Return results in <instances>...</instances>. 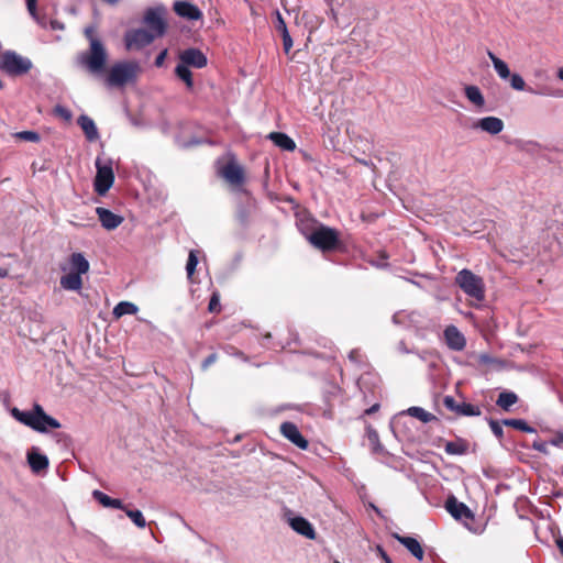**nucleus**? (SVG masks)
Masks as SVG:
<instances>
[{
    "instance_id": "nucleus-45",
    "label": "nucleus",
    "mask_w": 563,
    "mask_h": 563,
    "mask_svg": "<svg viewBox=\"0 0 563 563\" xmlns=\"http://www.w3.org/2000/svg\"><path fill=\"white\" fill-rule=\"evenodd\" d=\"M549 444H550L549 442L541 441V440H536L532 443V449L538 451V452H540V453L549 454V450H548V445Z\"/></svg>"
},
{
    "instance_id": "nucleus-10",
    "label": "nucleus",
    "mask_w": 563,
    "mask_h": 563,
    "mask_svg": "<svg viewBox=\"0 0 563 563\" xmlns=\"http://www.w3.org/2000/svg\"><path fill=\"white\" fill-rule=\"evenodd\" d=\"M180 64L187 67L203 68L208 64L207 56L198 48L190 47L181 51L178 55Z\"/></svg>"
},
{
    "instance_id": "nucleus-8",
    "label": "nucleus",
    "mask_w": 563,
    "mask_h": 563,
    "mask_svg": "<svg viewBox=\"0 0 563 563\" xmlns=\"http://www.w3.org/2000/svg\"><path fill=\"white\" fill-rule=\"evenodd\" d=\"M165 7L158 5L150 8L144 14V22L150 27V31L155 36H162L166 31V23L164 21Z\"/></svg>"
},
{
    "instance_id": "nucleus-9",
    "label": "nucleus",
    "mask_w": 563,
    "mask_h": 563,
    "mask_svg": "<svg viewBox=\"0 0 563 563\" xmlns=\"http://www.w3.org/2000/svg\"><path fill=\"white\" fill-rule=\"evenodd\" d=\"M155 37L151 31L144 29L130 30L124 35L125 47L129 51L141 49L150 45Z\"/></svg>"
},
{
    "instance_id": "nucleus-17",
    "label": "nucleus",
    "mask_w": 563,
    "mask_h": 563,
    "mask_svg": "<svg viewBox=\"0 0 563 563\" xmlns=\"http://www.w3.org/2000/svg\"><path fill=\"white\" fill-rule=\"evenodd\" d=\"M508 79H510L511 88L517 90V91L527 90L528 92L533 93V95H547V96H552V97H558V98L563 97V92L560 91V90H556V91H538V90H534L531 87L527 88L523 78L519 74H510V77Z\"/></svg>"
},
{
    "instance_id": "nucleus-28",
    "label": "nucleus",
    "mask_w": 563,
    "mask_h": 563,
    "mask_svg": "<svg viewBox=\"0 0 563 563\" xmlns=\"http://www.w3.org/2000/svg\"><path fill=\"white\" fill-rule=\"evenodd\" d=\"M93 498L99 501L103 507L125 510V506L120 499L111 498L100 490L92 492Z\"/></svg>"
},
{
    "instance_id": "nucleus-21",
    "label": "nucleus",
    "mask_w": 563,
    "mask_h": 563,
    "mask_svg": "<svg viewBox=\"0 0 563 563\" xmlns=\"http://www.w3.org/2000/svg\"><path fill=\"white\" fill-rule=\"evenodd\" d=\"M396 540L402 544L419 561L423 559V550L419 541L412 537L395 534Z\"/></svg>"
},
{
    "instance_id": "nucleus-34",
    "label": "nucleus",
    "mask_w": 563,
    "mask_h": 563,
    "mask_svg": "<svg viewBox=\"0 0 563 563\" xmlns=\"http://www.w3.org/2000/svg\"><path fill=\"white\" fill-rule=\"evenodd\" d=\"M175 75L177 78L185 82L189 90L194 88L192 73L189 67L178 63L175 67Z\"/></svg>"
},
{
    "instance_id": "nucleus-58",
    "label": "nucleus",
    "mask_w": 563,
    "mask_h": 563,
    "mask_svg": "<svg viewBox=\"0 0 563 563\" xmlns=\"http://www.w3.org/2000/svg\"><path fill=\"white\" fill-rule=\"evenodd\" d=\"M398 350L402 353H409V350L406 347L405 342H399Z\"/></svg>"
},
{
    "instance_id": "nucleus-48",
    "label": "nucleus",
    "mask_w": 563,
    "mask_h": 563,
    "mask_svg": "<svg viewBox=\"0 0 563 563\" xmlns=\"http://www.w3.org/2000/svg\"><path fill=\"white\" fill-rule=\"evenodd\" d=\"M549 443L553 446L563 449V432L559 431L554 434V437L549 441Z\"/></svg>"
},
{
    "instance_id": "nucleus-37",
    "label": "nucleus",
    "mask_w": 563,
    "mask_h": 563,
    "mask_svg": "<svg viewBox=\"0 0 563 563\" xmlns=\"http://www.w3.org/2000/svg\"><path fill=\"white\" fill-rule=\"evenodd\" d=\"M481 409L478 406H474L470 402H461L459 406H457V412L459 415L461 416H465V417H475V416H479L481 415Z\"/></svg>"
},
{
    "instance_id": "nucleus-29",
    "label": "nucleus",
    "mask_w": 563,
    "mask_h": 563,
    "mask_svg": "<svg viewBox=\"0 0 563 563\" xmlns=\"http://www.w3.org/2000/svg\"><path fill=\"white\" fill-rule=\"evenodd\" d=\"M402 415H408V416L413 417L424 423L437 420V417L433 413L424 410L421 407H417V406H412V407L408 408L406 411H402L400 413V416H402Z\"/></svg>"
},
{
    "instance_id": "nucleus-6",
    "label": "nucleus",
    "mask_w": 563,
    "mask_h": 563,
    "mask_svg": "<svg viewBox=\"0 0 563 563\" xmlns=\"http://www.w3.org/2000/svg\"><path fill=\"white\" fill-rule=\"evenodd\" d=\"M1 68L9 75H24L32 68V62L13 51H7L1 58Z\"/></svg>"
},
{
    "instance_id": "nucleus-26",
    "label": "nucleus",
    "mask_w": 563,
    "mask_h": 563,
    "mask_svg": "<svg viewBox=\"0 0 563 563\" xmlns=\"http://www.w3.org/2000/svg\"><path fill=\"white\" fill-rule=\"evenodd\" d=\"M464 93L467 100L476 108L482 109L485 106V98L481 89L475 85H467L464 88Z\"/></svg>"
},
{
    "instance_id": "nucleus-19",
    "label": "nucleus",
    "mask_w": 563,
    "mask_h": 563,
    "mask_svg": "<svg viewBox=\"0 0 563 563\" xmlns=\"http://www.w3.org/2000/svg\"><path fill=\"white\" fill-rule=\"evenodd\" d=\"M445 508L448 512L455 519L473 517L470 508L465 504L459 501L455 497L448 498Z\"/></svg>"
},
{
    "instance_id": "nucleus-16",
    "label": "nucleus",
    "mask_w": 563,
    "mask_h": 563,
    "mask_svg": "<svg viewBox=\"0 0 563 563\" xmlns=\"http://www.w3.org/2000/svg\"><path fill=\"white\" fill-rule=\"evenodd\" d=\"M473 128L481 129L482 131L490 135H496L504 130V122L501 119L497 117H485L478 119L476 123L473 125Z\"/></svg>"
},
{
    "instance_id": "nucleus-41",
    "label": "nucleus",
    "mask_w": 563,
    "mask_h": 563,
    "mask_svg": "<svg viewBox=\"0 0 563 563\" xmlns=\"http://www.w3.org/2000/svg\"><path fill=\"white\" fill-rule=\"evenodd\" d=\"M488 424L490 427V430L492 432L494 433V435L498 439V440H501L504 438V429H503V421L499 422L497 420H494L492 418L488 419Z\"/></svg>"
},
{
    "instance_id": "nucleus-13",
    "label": "nucleus",
    "mask_w": 563,
    "mask_h": 563,
    "mask_svg": "<svg viewBox=\"0 0 563 563\" xmlns=\"http://www.w3.org/2000/svg\"><path fill=\"white\" fill-rule=\"evenodd\" d=\"M280 432L288 441L299 449L306 450L308 448V441L302 437L295 423L289 421L283 422L280 424Z\"/></svg>"
},
{
    "instance_id": "nucleus-50",
    "label": "nucleus",
    "mask_w": 563,
    "mask_h": 563,
    "mask_svg": "<svg viewBox=\"0 0 563 563\" xmlns=\"http://www.w3.org/2000/svg\"><path fill=\"white\" fill-rule=\"evenodd\" d=\"M167 56V49L162 51L155 58V66L162 67L164 65L165 58Z\"/></svg>"
},
{
    "instance_id": "nucleus-43",
    "label": "nucleus",
    "mask_w": 563,
    "mask_h": 563,
    "mask_svg": "<svg viewBox=\"0 0 563 563\" xmlns=\"http://www.w3.org/2000/svg\"><path fill=\"white\" fill-rule=\"evenodd\" d=\"M54 112H55V114L59 115L60 118H63L66 121H69L73 117L70 110L60 104H57L54 108Z\"/></svg>"
},
{
    "instance_id": "nucleus-44",
    "label": "nucleus",
    "mask_w": 563,
    "mask_h": 563,
    "mask_svg": "<svg viewBox=\"0 0 563 563\" xmlns=\"http://www.w3.org/2000/svg\"><path fill=\"white\" fill-rule=\"evenodd\" d=\"M282 35L283 46L286 54H288L292 47V38L289 34V31H285Z\"/></svg>"
},
{
    "instance_id": "nucleus-33",
    "label": "nucleus",
    "mask_w": 563,
    "mask_h": 563,
    "mask_svg": "<svg viewBox=\"0 0 563 563\" xmlns=\"http://www.w3.org/2000/svg\"><path fill=\"white\" fill-rule=\"evenodd\" d=\"M26 10L31 18L43 29L47 27V19L37 11V0H25Z\"/></svg>"
},
{
    "instance_id": "nucleus-22",
    "label": "nucleus",
    "mask_w": 563,
    "mask_h": 563,
    "mask_svg": "<svg viewBox=\"0 0 563 563\" xmlns=\"http://www.w3.org/2000/svg\"><path fill=\"white\" fill-rule=\"evenodd\" d=\"M78 125L84 131L88 141H95L99 137L98 129L91 118L81 114L77 120Z\"/></svg>"
},
{
    "instance_id": "nucleus-24",
    "label": "nucleus",
    "mask_w": 563,
    "mask_h": 563,
    "mask_svg": "<svg viewBox=\"0 0 563 563\" xmlns=\"http://www.w3.org/2000/svg\"><path fill=\"white\" fill-rule=\"evenodd\" d=\"M59 284L66 290L78 291L82 287L81 276L71 272L60 277Z\"/></svg>"
},
{
    "instance_id": "nucleus-2",
    "label": "nucleus",
    "mask_w": 563,
    "mask_h": 563,
    "mask_svg": "<svg viewBox=\"0 0 563 563\" xmlns=\"http://www.w3.org/2000/svg\"><path fill=\"white\" fill-rule=\"evenodd\" d=\"M77 65L93 76L104 73L108 63V51L101 40H91L88 49L76 57Z\"/></svg>"
},
{
    "instance_id": "nucleus-20",
    "label": "nucleus",
    "mask_w": 563,
    "mask_h": 563,
    "mask_svg": "<svg viewBox=\"0 0 563 563\" xmlns=\"http://www.w3.org/2000/svg\"><path fill=\"white\" fill-rule=\"evenodd\" d=\"M27 462L31 470L34 473H40L48 467V457L42 453H40L37 448H32L27 452Z\"/></svg>"
},
{
    "instance_id": "nucleus-49",
    "label": "nucleus",
    "mask_w": 563,
    "mask_h": 563,
    "mask_svg": "<svg viewBox=\"0 0 563 563\" xmlns=\"http://www.w3.org/2000/svg\"><path fill=\"white\" fill-rule=\"evenodd\" d=\"M349 360L352 362V363H355V364H361L362 362V354L358 350H352L350 353H349Z\"/></svg>"
},
{
    "instance_id": "nucleus-46",
    "label": "nucleus",
    "mask_w": 563,
    "mask_h": 563,
    "mask_svg": "<svg viewBox=\"0 0 563 563\" xmlns=\"http://www.w3.org/2000/svg\"><path fill=\"white\" fill-rule=\"evenodd\" d=\"M443 404L449 410L457 412V406L460 404H457L452 396H445Z\"/></svg>"
},
{
    "instance_id": "nucleus-4",
    "label": "nucleus",
    "mask_w": 563,
    "mask_h": 563,
    "mask_svg": "<svg viewBox=\"0 0 563 563\" xmlns=\"http://www.w3.org/2000/svg\"><path fill=\"white\" fill-rule=\"evenodd\" d=\"M140 66L135 62H119L111 66L106 77L109 87H122L136 79Z\"/></svg>"
},
{
    "instance_id": "nucleus-35",
    "label": "nucleus",
    "mask_w": 563,
    "mask_h": 563,
    "mask_svg": "<svg viewBox=\"0 0 563 563\" xmlns=\"http://www.w3.org/2000/svg\"><path fill=\"white\" fill-rule=\"evenodd\" d=\"M139 308L136 305L130 301H121L113 308V316L121 318L125 314H135Z\"/></svg>"
},
{
    "instance_id": "nucleus-63",
    "label": "nucleus",
    "mask_w": 563,
    "mask_h": 563,
    "mask_svg": "<svg viewBox=\"0 0 563 563\" xmlns=\"http://www.w3.org/2000/svg\"><path fill=\"white\" fill-rule=\"evenodd\" d=\"M0 275H1L2 277H3V276H5V275H7V271H1V269H0Z\"/></svg>"
},
{
    "instance_id": "nucleus-40",
    "label": "nucleus",
    "mask_w": 563,
    "mask_h": 563,
    "mask_svg": "<svg viewBox=\"0 0 563 563\" xmlns=\"http://www.w3.org/2000/svg\"><path fill=\"white\" fill-rule=\"evenodd\" d=\"M197 265H198V257L196 255V252L190 251L189 255H188L187 264H186V272H187V275L189 278L194 275Z\"/></svg>"
},
{
    "instance_id": "nucleus-61",
    "label": "nucleus",
    "mask_w": 563,
    "mask_h": 563,
    "mask_svg": "<svg viewBox=\"0 0 563 563\" xmlns=\"http://www.w3.org/2000/svg\"><path fill=\"white\" fill-rule=\"evenodd\" d=\"M103 2L110 4V5H114L117 4L120 0H102Z\"/></svg>"
},
{
    "instance_id": "nucleus-42",
    "label": "nucleus",
    "mask_w": 563,
    "mask_h": 563,
    "mask_svg": "<svg viewBox=\"0 0 563 563\" xmlns=\"http://www.w3.org/2000/svg\"><path fill=\"white\" fill-rule=\"evenodd\" d=\"M275 18H276V20H275V29L280 34H283L285 31H288L286 22H285V20L283 18L282 13L278 10L275 11Z\"/></svg>"
},
{
    "instance_id": "nucleus-47",
    "label": "nucleus",
    "mask_w": 563,
    "mask_h": 563,
    "mask_svg": "<svg viewBox=\"0 0 563 563\" xmlns=\"http://www.w3.org/2000/svg\"><path fill=\"white\" fill-rule=\"evenodd\" d=\"M219 306H220L219 295L213 294L212 297L210 298L208 309L210 312H214V311L219 310Z\"/></svg>"
},
{
    "instance_id": "nucleus-56",
    "label": "nucleus",
    "mask_w": 563,
    "mask_h": 563,
    "mask_svg": "<svg viewBox=\"0 0 563 563\" xmlns=\"http://www.w3.org/2000/svg\"><path fill=\"white\" fill-rule=\"evenodd\" d=\"M377 552L378 554L380 555V558L386 562V563H393L390 558L387 555V553L385 552V550L382 548V547H377Z\"/></svg>"
},
{
    "instance_id": "nucleus-32",
    "label": "nucleus",
    "mask_w": 563,
    "mask_h": 563,
    "mask_svg": "<svg viewBox=\"0 0 563 563\" xmlns=\"http://www.w3.org/2000/svg\"><path fill=\"white\" fill-rule=\"evenodd\" d=\"M518 396L514 391H503L498 395L496 405L504 411H509L510 408L518 402Z\"/></svg>"
},
{
    "instance_id": "nucleus-23",
    "label": "nucleus",
    "mask_w": 563,
    "mask_h": 563,
    "mask_svg": "<svg viewBox=\"0 0 563 563\" xmlns=\"http://www.w3.org/2000/svg\"><path fill=\"white\" fill-rule=\"evenodd\" d=\"M223 177L233 185H241L244 181V173L243 169L233 163H229L223 168Z\"/></svg>"
},
{
    "instance_id": "nucleus-54",
    "label": "nucleus",
    "mask_w": 563,
    "mask_h": 563,
    "mask_svg": "<svg viewBox=\"0 0 563 563\" xmlns=\"http://www.w3.org/2000/svg\"><path fill=\"white\" fill-rule=\"evenodd\" d=\"M478 361L482 364H492L494 362V358L490 355H488V354H481L478 356Z\"/></svg>"
},
{
    "instance_id": "nucleus-52",
    "label": "nucleus",
    "mask_w": 563,
    "mask_h": 563,
    "mask_svg": "<svg viewBox=\"0 0 563 563\" xmlns=\"http://www.w3.org/2000/svg\"><path fill=\"white\" fill-rule=\"evenodd\" d=\"M85 36L86 38L88 40L89 42V45H91V40H100L99 37H97L93 33V29L92 27H86L85 29Z\"/></svg>"
},
{
    "instance_id": "nucleus-55",
    "label": "nucleus",
    "mask_w": 563,
    "mask_h": 563,
    "mask_svg": "<svg viewBox=\"0 0 563 563\" xmlns=\"http://www.w3.org/2000/svg\"><path fill=\"white\" fill-rule=\"evenodd\" d=\"M368 440L374 445L379 440L378 433L375 430L369 429L368 430Z\"/></svg>"
},
{
    "instance_id": "nucleus-30",
    "label": "nucleus",
    "mask_w": 563,
    "mask_h": 563,
    "mask_svg": "<svg viewBox=\"0 0 563 563\" xmlns=\"http://www.w3.org/2000/svg\"><path fill=\"white\" fill-rule=\"evenodd\" d=\"M487 55L493 63L494 69L500 79L506 80L510 77V70L506 62L497 57L493 52L488 51Z\"/></svg>"
},
{
    "instance_id": "nucleus-25",
    "label": "nucleus",
    "mask_w": 563,
    "mask_h": 563,
    "mask_svg": "<svg viewBox=\"0 0 563 563\" xmlns=\"http://www.w3.org/2000/svg\"><path fill=\"white\" fill-rule=\"evenodd\" d=\"M393 323L396 325L411 327L418 322V313L415 311L400 310L394 313Z\"/></svg>"
},
{
    "instance_id": "nucleus-57",
    "label": "nucleus",
    "mask_w": 563,
    "mask_h": 563,
    "mask_svg": "<svg viewBox=\"0 0 563 563\" xmlns=\"http://www.w3.org/2000/svg\"><path fill=\"white\" fill-rule=\"evenodd\" d=\"M379 408V405L378 404H374L372 407H369L368 409H366L365 413L366 415H372L374 412H376Z\"/></svg>"
},
{
    "instance_id": "nucleus-53",
    "label": "nucleus",
    "mask_w": 563,
    "mask_h": 563,
    "mask_svg": "<svg viewBox=\"0 0 563 563\" xmlns=\"http://www.w3.org/2000/svg\"><path fill=\"white\" fill-rule=\"evenodd\" d=\"M49 27L52 30H58V31H63L65 29V25L63 22L58 21V20H51L49 21Z\"/></svg>"
},
{
    "instance_id": "nucleus-59",
    "label": "nucleus",
    "mask_w": 563,
    "mask_h": 563,
    "mask_svg": "<svg viewBox=\"0 0 563 563\" xmlns=\"http://www.w3.org/2000/svg\"><path fill=\"white\" fill-rule=\"evenodd\" d=\"M556 545H558L561 554L563 555V538L562 537L556 539Z\"/></svg>"
},
{
    "instance_id": "nucleus-51",
    "label": "nucleus",
    "mask_w": 563,
    "mask_h": 563,
    "mask_svg": "<svg viewBox=\"0 0 563 563\" xmlns=\"http://www.w3.org/2000/svg\"><path fill=\"white\" fill-rule=\"evenodd\" d=\"M217 361V354L212 353L206 360L202 362V368H208L211 364H213Z\"/></svg>"
},
{
    "instance_id": "nucleus-14",
    "label": "nucleus",
    "mask_w": 563,
    "mask_h": 563,
    "mask_svg": "<svg viewBox=\"0 0 563 563\" xmlns=\"http://www.w3.org/2000/svg\"><path fill=\"white\" fill-rule=\"evenodd\" d=\"M90 268V264L85 255L80 252L73 253L68 258V265L62 266V271L71 272L78 275H84L88 273Z\"/></svg>"
},
{
    "instance_id": "nucleus-62",
    "label": "nucleus",
    "mask_w": 563,
    "mask_h": 563,
    "mask_svg": "<svg viewBox=\"0 0 563 563\" xmlns=\"http://www.w3.org/2000/svg\"><path fill=\"white\" fill-rule=\"evenodd\" d=\"M558 76L561 80H563V67L559 70Z\"/></svg>"
},
{
    "instance_id": "nucleus-36",
    "label": "nucleus",
    "mask_w": 563,
    "mask_h": 563,
    "mask_svg": "<svg viewBox=\"0 0 563 563\" xmlns=\"http://www.w3.org/2000/svg\"><path fill=\"white\" fill-rule=\"evenodd\" d=\"M503 424L507 427H512L517 430L527 432V433H536L537 430L533 427H530L523 419H504Z\"/></svg>"
},
{
    "instance_id": "nucleus-27",
    "label": "nucleus",
    "mask_w": 563,
    "mask_h": 563,
    "mask_svg": "<svg viewBox=\"0 0 563 563\" xmlns=\"http://www.w3.org/2000/svg\"><path fill=\"white\" fill-rule=\"evenodd\" d=\"M268 137L282 150L291 152L296 148L295 141L285 133L272 132Z\"/></svg>"
},
{
    "instance_id": "nucleus-5",
    "label": "nucleus",
    "mask_w": 563,
    "mask_h": 563,
    "mask_svg": "<svg viewBox=\"0 0 563 563\" xmlns=\"http://www.w3.org/2000/svg\"><path fill=\"white\" fill-rule=\"evenodd\" d=\"M455 284L465 295L477 301L485 299V284L481 276L474 274L467 268H463L455 276Z\"/></svg>"
},
{
    "instance_id": "nucleus-38",
    "label": "nucleus",
    "mask_w": 563,
    "mask_h": 563,
    "mask_svg": "<svg viewBox=\"0 0 563 563\" xmlns=\"http://www.w3.org/2000/svg\"><path fill=\"white\" fill-rule=\"evenodd\" d=\"M125 514L126 516L134 522V525L139 528H145L146 526V521H145V518L142 514V511L135 509V510H131V509H126L125 508Z\"/></svg>"
},
{
    "instance_id": "nucleus-11",
    "label": "nucleus",
    "mask_w": 563,
    "mask_h": 563,
    "mask_svg": "<svg viewBox=\"0 0 563 563\" xmlns=\"http://www.w3.org/2000/svg\"><path fill=\"white\" fill-rule=\"evenodd\" d=\"M114 174L111 166H100L97 163V175L95 178V190L104 195L113 185Z\"/></svg>"
},
{
    "instance_id": "nucleus-64",
    "label": "nucleus",
    "mask_w": 563,
    "mask_h": 563,
    "mask_svg": "<svg viewBox=\"0 0 563 563\" xmlns=\"http://www.w3.org/2000/svg\"><path fill=\"white\" fill-rule=\"evenodd\" d=\"M334 563H340L339 561H335Z\"/></svg>"
},
{
    "instance_id": "nucleus-39",
    "label": "nucleus",
    "mask_w": 563,
    "mask_h": 563,
    "mask_svg": "<svg viewBox=\"0 0 563 563\" xmlns=\"http://www.w3.org/2000/svg\"><path fill=\"white\" fill-rule=\"evenodd\" d=\"M19 140L36 143L41 140V136L35 131H21L14 134Z\"/></svg>"
},
{
    "instance_id": "nucleus-15",
    "label": "nucleus",
    "mask_w": 563,
    "mask_h": 563,
    "mask_svg": "<svg viewBox=\"0 0 563 563\" xmlns=\"http://www.w3.org/2000/svg\"><path fill=\"white\" fill-rule=\"evenodd\" d=\"M444 339L449 349L453 351H462L466 345L464 335L455 325H449L445 328Z\"/></svg>"
},
{
    "instance_id": "nucleus-3",
    "label": "nucleus",
    "mask_w": 563,
    "mask_h": 563,
    "mask_svg": "<svg viewBox=\"0 0 563 563\" xmlns=\"http://www.w3.org/2000/svg\"><path fill=\"white\" fill-rule=\"evenodd\" d=\"M300 231L312 246L322 252L333 251L340 243L339 232L323 224H317L312 228L301 225Z\"/></svg>"
},
{
    "instance_id": "nucleus-60",
    "label": "nucleus",
    "mask_w": 563,
    "mask_h": 563,
    "mask_svg": "<svg viewBox=\"0 0 563 563\" xmlns=\"http://www.w3.org/2000/svg\"><path fill=\"white\" fill-rule=\"evenodd\" d=\"M373 450H374V452H376V453H378V452L383 451V446H382V444L379 443V441H378V442H376V443L373 445Z\"/></svg>"
},
{
    "instance_id": "nucleus-18",
    "label": "nucleus",
    "mask_w": 563,
    "mask_h": 563,
    "mask_svg": "<svg viewBox=\"0 0 563 563\" xmlns=\"http://www.w3.org/2000/svg\"><path fill=\"white\" fill-rule=\"evenodd\" d=\"M101 225L107 230L117 229L123 221V218L119 214L113 213L109 209L98 207L96 209Z\"/></svg>"
},
{
    "instance_id": "nucleus-1",
    "label": "nucleus",
    "mask_w": 563,
    "mask_h": 563,
    "mask_svg": "<svg viewBox=\"0 0 563 563\" xmlns=\"http://www.w3.org/2000/svg\"><path fill=\"white\" fill-rule=\"evenodd\" d=\"M10 413L16 421L40 433H45L48 429L60 428L59 421L47 415L43 407L36 402L33 405L32 410L23 411L13 407Z\"/></svg>"
},
{
    "instance_id": "nucleus-7",
    "label": "nucleus",
    "mask_w": 563,
    "mask_h": 563,
    "mask_svg": "<svg viewBox=\"0 0 563 563\" xmlns=\"http://www.w3.org/2000/svg\"><path fill=\"white\" fill-rule=\"evenodd\" d=\"M284 518L289 527L298 534L313 540L316 539V530L313 526L302 516L296 515L292 510L287 509Z\"/></svg>"
},
{
    "instance_id": "nucleus-31",
    "label": "nucleus",
    "mask_w": 563,
    "mask_h": 563,
    "mask_svg": "<svg viewBox=\"0 0 563 563\" xmlns=\"http://www.w3.org/2000/svg\"><path fill=\"white\" fill-rule=\"evenodd\" d=\"M468 444L466 441L459 439L456 441H448L444 451L449 455H464L467 453Z\"/></svg>"
},
{
    "instance_id": "nucleus-12",
    "label": "nucleus",
    "mask_w": 563,
    "mask_h": 563,
    "mask_svg": "<svg viewBox=\"0 0 563 563\" xmlns=\"http://www.w3.org/2000/svg\"><path fill=\"white\" fill-rule=\"evenodd\" d=\"M173 9L178 16L188 21H197L202 18L201 10L196 4L188 1H175Z\"/></svg>"
}]
</instances>
